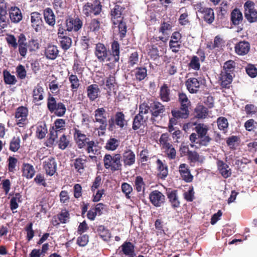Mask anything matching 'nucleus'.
Returning a JSON list of instances; mask_svg holds the SVG:
<instances>
[{
  "mask_svg": "<svg viewBox=\"0 0 257 257\" xmlns=\"http://www.w3.org/2000/svg\"><path fill=\"white\" fill-rule=\"evenodd\" d=\"M195 124L194 130L196 133H192L189 137L190 146L196 149L207 146L211 140L208 135V126L204 123Z\"/></svg>",
  "mask_w": 257,
  "mask_h": 257,
  "instance_id": "1",
  "label": "nucleus"
},
{
  "mask_svg": "<svg viewBox=\"0 0 257 257\" xmlns=\"http://www.w3.org/2000/svg\"><path fill=\"white\" fill-rule=\"evenodd\" d=\"M65 120L63 119L59 118L55 121L54 126L50 130L49 138L46 142L47 147H51L55 144L58 132L65 129Z\"/></svg>",
  "mask_w": 257,
  "mask_h": 257,
  "instance_id": "2",
  "label": "nucleus"
},
{
  "mask_svg": "<svg viewBox=\"0 0 257 257\" xmlns=\"http://www.w3.org/2000/svg\"><path fill=\"white\" fill-rule=\"evenodd\" d=\"M120 159L121 156L119 154H106L103 158L104 166L106 169L113 171L118 170L121 166Z\"/></svg>",
  "mask_w": 257,
  "mask_h": 257,
  "instance_id": "3",
  "label": "nucleus"
},
{
  "mask_svg": "<svg viewBox=\"0 0 257 257\" xmlns=\"http://www.w3.org/2000/svg\"><path fill=\"white\" fill-rule=\"evenodd\" d=\"M93 114L94 121L99 124L98 129L101 131V135H103L107 125L106 110L103 107L98 108L94 111Z\"/></svg>",
  "mask_w": 257,
  "mask_h": 257,
  "instance_id": "4",
  "label": "nucleus"
},
{
  "mask_svg": "<svg viewBox=\"0 0 257 257\" xmlns=\"http://www.w3.org/2000/svg\"><path fill=\"white\" fill-rule=\"evenodd\" d=\"M102 6L99 0H95L92 3H86L83 8V13L87 17L98 15L101 12Z\"/></svg>",
  "mask_w": 257,
  "mask_h": 257,
  "instance_id": "5",
  "label": "nucleus"
},
{
  "mask_svg": "<svg viewBox=\"0 0 257 257\" xmlns=\"http://www.w3.org/2000/svg\"><path fill=\"white\" fill-rule=\"evenodd\" d=\"M244 16L250 23L257 21V11L254 9V3L251 1H247L244 5Z\"/></svg>",
  "mask_w": 257,
  "mask_h": 257,
  "instance_id": "6",
  "label": "nucleus"
},
{
  "mask_svg": "<svg viewBox=\"0 0 257 257\" xmlns=\"http://www.w3.org/2000/svg\"><path fill=\"white\" fill-rule=\"evenodd\" d=\"M95 55L100 62L110 61L111 57L105 46L102 43H98L95 48Z\"/></svg>",
  "mask_w": 257,
  "mask_h": 257,
  "instance_id": "7",
  "label": "nucleus"
},
{
  "mask_svg": "<svg viewBox=\"0 0 257 257\" xmlns=\"http://www.w3.org/2000/svg\"><path fill=\"white\" fill-rule=\"evenodd\" d=\"M7 7L4 0H0V30L8 27L9 20L7 18Z\"/></svg>",
  "mask_w": 257,
  "mask_h": 257,
  "instance_id": "8",
  "label": "nucleus"
},
{
  "mask_svg": "<svg viewBox=\"0 0 257 257\" xmlns=\"http://www.w3.org/2000/svg\"><path fill=\"white\" fill-rule=\"evenodd\" d=\"M149 198L151 202L156 207H160L165 200V196L158 190L152 191L150 194Z\"/></svg>",
  "mask_w": 257,
  "mask_h": 257,
  "instance_id": "9",
  "label": "nucleus"
},
{
  "mask_svg": "<svg viewBox=\"0 0 257 257\" xmlns=\"http://www.w3.org/2000/svg\"><path fill=\"white\" fill-rule=\"evenodd\" d=\"M28 114V110L26 107L21 106L17 108L15 114V117L17 123L19 126H22L23 125L26 123Z\"/></svg>",
  "mask_w": 257,
  "mask_h": 257,
  "instance_id": "10",
  "label": "nucleus"
},
{
  "mask_svg": "<svg viewBox=\"0 0 257 257\" xmlns=\"http://www.w3.org/2000/svg\"><path fill=\"white\" fill-rule=\"evenodd\" d=\"M74 138L79 149L83 148L89 141V139L81 131L77 128L74 130Z\"/></svg>",
  "mask_w": 257,
  "mask_h": 257,
  "instance_id": "11",
  "label": "nucleus"
},
{
  "mask_svg": "<svg viewBox=\"0 0 257 257\" xmlns=\"http://www.w3.org/2000/svg\"><path fill=\"white\" fill-rule=\"evenodd\" d=\"M179 172L182 179L186 182H191L193 176L191 174L188 166L184 163L181 164L179 166Z\"/></svg>",
  "mask_w": 257,
  "mask_h": 257,
  "instance_id": "12",
  "label": "nucleus"
},
{
  "mask_svg": "<svg viewBox=\"0 0 257 257\" xmlns=\"http://www.w3.org/2000/svg\"><path fill=\"white\" fill-rule=\"evenodd\" d=\"M57 163L52 157H49L45 160L44 162V168L47 174L53 176L56 171Z\"/></svg>",
  "mask_w": 257,
  "mask_h": 257,
  "instance_id": "13",
  "label": "nucleus"
},
{
  "mask_svg": "<svg viewBox=\"0 0 257 257\" xmlns=\"http://www.w3.org/2000/svg\"><path fill=\"white\" fill-rule=\"evenodd\" d=\"M44 88L42 83H39L34 87L32 92L33 101L37 102L42 100L45 95Z\"/></svg>",
  "mask_w": 257,
  "mask_h": 257,
  "instance_id": "14",
  "label": "nucleus"
},
{
  "mask_svg": "<svg viewBox=\"0 0 257 257\" xmlns=\"http://www.w3.org/2000/svg\"><path fill=\"white\" fill-rule=\"evenodd\" d=\"M165 111L164 106L158 101H154L151 104L150 111L153 116H162Z\"/></svg>",
  "mask_w": 257,
  "mask_h": 257,
  "instance_id": "15",
  "label": "nucleus"
},
{
  "mask_svg": "<svg viewBox=\"0 0 257 257\" xmlns=\"http://www.w3.org/2000/svg\"><path fill=\"white\" fill-rule=\"evenodd\" d=\"M82 26V23L78 18H69L66 20V27L68 31H77L81 28Z\"/></svg>",
  "mask_w": 257,
  "mask_h": 257,
  "instance_id": "16",
  "label": "nucleus"
},
{
  "mask_svg": "<svg viewBox=\"0 0 257 257\" xmlns=\"http://www.w3.org/2000/svg\"><path fill=\"white\" fill-rule=\"evenodd\" d=\"M234 49L235 53L237 55L244 56L247 54L249 51L250 44L247 41H240L236 44Z\"/></svg>",
  "mask_w": 257,
  "mask_h": 257,
  "instance_id": "17",
  "label": "nucleus"
},
{
  "mask_svg": "<svg viewBox=\"0 0 257 257\" xmlns=\"http://www.w3.org/2000/svg\"><path fill=\"white\" fill-rule=\"evenodd\" d=\"M122 161L125 166H131L134 164L136 161L135 153L131 150L124 151L122 154Z\"/></svg>",
  "mask_w": 257,
  "mask_h": 257,
  "instance_id": "18",
  "label": "nucleus"
},
{
  "mask_svg": "<svg viewBox=\"0 0 257 257\" xmlns=\"http://www.w3.org/2000/svg\"><path fill=\"white\" fill-rule=\"evenodd\" d=\"M9 17L12 23H18L22 19L21 10L17 7H12L9 10Z\"/></svg>",
  "mask_w": 257,
  "mask_h": 257,
  "instance_id": "19",
  "label": "nucleus"
},
{
  "mask_svg": "<svg viewBox=\"0 0 257 257\" xmlns=\"http://www.w3.org/2000/svg\"><path fill=\"white\" fill-rule=\"evenodd\" d=\"M31 22L32 26L36 32H39L41 29L42 20L40 14L33 12L31 15Z\"/></svg>",
  "mask_w": 257,
  "mask_h": 257,
  "instance_id": "20",
  "label": "nucleus"
},
{
  "mask_svg": "<svg viewBox=\"0 0 257 257\" xmlns=\"http://www.w3.org/2000/svg\"><path fill=\"white\" fill-rule=\"evenodd\" d=\"M86 145V151L90 154L89 157L92 159L95 158L94 155L100 153V148L98 146V144L94 141L89 140Z\"/></svg>",
  "mask_w": 257,
  "mask_h": 257,
  "instance_id": "21",
  "label": "nucleus"
},
{
  "mask_svg": "<svg viewBox=\"0 0 257 257\" xmlns=\"http://www.w3.org/2000/svg\"><path fill=\"white\" fill-rule=\"evenodd\" d=\"M100 93V89L96 84H91L87 88V95L91 101H94Z\"/></svg>",
  "mask_w": 257,
  "mask_h": 257,
  "instance_id": "22",
  "label": "nucleus"
},
{
  "mask_svg": "<svg viewBox=\"0 0 257 257\" xmlns=\"http://www.w3.org/2000/svg\"><path fill=\"white\" fill-rule=\"evenodd\" d=\"M217 165L220 173L224 178H227L231 176V170L226 163L222 161L218 160Z\"/></svg>",
  "mask_w": 257,
  "mask_h": 257,
  "instance_id": "23",
  "label": "nucleus"
},
{
  "mask_svg": "<svg viewBox=\"0 0 257 257\" xmlns=\"http://www.w3.org/2000/svg\"><path fill=\"white\" fill-rule=\"evenodd\" d=\"M200 85V82L195 78H190L186 82L187 89L192 93H196L198 91Z\"/></svg>",
  "mask_w": 257,
  "mask_h": 257,
  "instance_id": "24",
  "label": "nucleus"
},
{
  "mask_svg": "<svg viewBox=\"0 0 257 257\" xmlns=\"http://www.w3.org/2000/svg\"><path fill=\"white\" fill-rule=\"evenodd\" d=\"M122 11V8L118 5L115 6L114 8L111 10V20L114 25L118 24V23L120 22V20H122L121 16Z\"/></svg>",
  "mask_w": 257,
  "mask_h": 257,
  "instance_id": "25",
  "label": "nucleus"
},
{
  "mask_svg": "<svg viewBox=\"0 0 257 257\" xmlns=\"http://www.w3.org/2000/svg\"><path fill=\"white\" fill-rule=\"evenodd\" d=\"M121 250L127 257H135L134 245L131 242H125L121 245Z\"/></svg>",
  "mask_w": 257,
  "mask_h": 257,
  "instance_id": "26",
  "label": "nucleus"
},
{
  "mask_svg": "<svg viewBox=\"0 0 257 257\" xmlns=\"http://www.w3.org/2000/svg\"><path fill=\"white\" fill-rule=\"evenodd\" d=\"M58 53L59 51L56 46L49 44L45 49V55L47 59L54 60L57 58Z\"/></svg>",
  "mask_w": 257,
  "mask_h": 257,
  "instance_id": "27",
  "label": "nucleus"
},
{
  "mask_svg": "<svg viewBox=\"0 0 257 257\" xmlns=\"http://www.w3.org/2000/svg\"><path fill=\"white\" fill-rule=\"evenodd\" d=\"M156 164L159 171L158 177L161 179H165L168 174L167 166L160 159L157 160Z\"/></svg>",
  "mask_w": 257,
  "mask_h": 257,
  "instance_id": "28",
  "label": "nucleus"
},
{
  "mask_svg": "<svg viewBox=\"0 0 257 257\" xmlns=\"http://www.w3.org/2000/svg\"><path fill=\"white\" fill-rule=\"evenodd\" d=\"M111 47V53L109 54L111 60L113 59V62H117L119 60V45L117 41H114Z\"/></svg>",
  "mask_w": 257,
  "mask_h": 257,
  "instance_id": "29",
  "label": "nucleus"
},
{
  "mask_svg": "<svg viewBox=\"0 0 257 257\" xmlns=\"http://www.w3.org/2000/svg\"><path fill=\"white\" fill-rule=\"evenodd\" d=\"M22 172L23 176L27 179L32 178L35 173V171L33 165L28 163L23 164Z\"/></svg>",
  "mask_w": 257,
  "mask_h": 257,
  "instance_id": "30",
  "label": "nucleus"
},
{
  "mask_svg": "<svg viewBox=\"0 0 257 257\" xmlns=\"http://www.w3.org/2000/svg\"><path fill=\"white\" fill-rule=\"evenodd\" d=\"M167 196L172 207L176 208L180 206V202L179 201L177 190L169 191Z\"/></svg>",
  "mask_w": 257,
  "mask_h": 257,
  "instance_id": "31",
  "label": "nucleus"
},
{
  "mask_svg": "<svg viewBox=\"0 0 257 257\" xmlns=\"http://www.w3.org/2000/svg\"><path fill=\"white\" fill-rule=\"evenodd\" d=\"M44 19L47 24L53 26L55 24V16L53 11L50 8H47L44 11Z\"/></svg>",
  "mask_w": 257,
  "mask_h": 257,
  "instance_id": "32",
  "label": "nucleus"
},
{
  "mask_svg": "<svg viewBox=\"0 0 257 257\" xmlns=\"http://www.w3.org/2000/svg\"><path fill=\"white\" fill-rule=\"evenodd\" d=\"M232 74L225 72H221L220 76V81L222 87L224 88L228 87L232 82Z\"/></svg>",
  "mask_w": 257,
  "mask_h": 257,
  "instance_id": "33",
  "label": "nucleus"
},
{
  "mask_svg": "<svg viewBox=\"0 0 257 257\" xmlns=\"http://www.w3.org/2000/svg\"><path fill=\"white\" fill-rule=\"evenodd\" d=\"M243 17L241 12L237 9H234L231 13V20L234 25H238L242 21Z\"/></svg>",
  "mask_w": 257,
  "mask_h": 257,
  "instance_id": "34",
  "label": "nucleus"
},
{
  "mask_svg": "<svg viewBox=\"0 0 257 257\" xmlns=\"http://www.w3.org/2000/svg\"><path fill=\"white\" fill-rule=\"evenodd\" d=\"M68 80L70 83V87L73 92L76 91L80 86V81L78 77L72 73H68Z\"/></svg>",
  "mask_w": 257,
  "mask_h": 257,
  "instance_id": "35",
  "label": "nucleus"
},
{
  "mask_svg": "<svg viewBox=\"0 0 257 257\" xmlns=\"http://www.w3.org/2000/svg\"><path fill=\"white\" fill-rule=\"evenodd\" d=\"M173 116L177 118H186L189 115L188 108H183L181 106L179 110H172L171 111Z\"/></svg>",
  "mask_w": 257,
  "mask_h": 257,
  "instance_id": "36",
  "label": "nucleus"
},
{
  "mask_svg": "<svg viewBox=\"0 0 257 257\" xmlns=\"http://www.w3.org/2000/svg\"><path fill=\"white\" fill-rule=\"evenodd\" d=\"M115 122L116 124L120 128H123L127 125V121L125 116L122 112H117L115 115Z\"/></svg>",
  "mask_w": 257,
  "mask_h": 257,
  "instance_id": "37",
  "label": "nucleus"
},
{
  "mask_svg": "<svg viewBox=\"0 0 257 257\" xmlns=\"http://www.w3.org/2000/svg\"><path fill=\"white\" fill-rule=\"evenodd\" d=\"M147 118V117L141 116L140 114H137L136 115L134 119L133 124V130H137L140 128L142 125H144Z\"/></svg>",
  "mask_w": 257,
  "mask_h": 257,
  "instance_id": "38",
  "label": "nucleus"
},
{
  "mask_svg": "<svg viewBox=\"0 0 257 257\" xmlns=\"http://www.w3.org/2000/svg\"><path fill=\"white\" fill-rule=\"evenodd\" d=\"M204 20L208 24H211L214 20V14L213 9L207 8L202 13Z\"/></svg>",
  "mask_w": 257,
  "mask_h": 257,
  "instance_id": "39",
  "label": "nucleus"
},
{
  "mask_svg": "<svg viewBox=\"0 0 257 257\" xmlns=\"http://www.w3.org/2000/svg\"><path fill=\"white\" fill-rule=\"evenodd\" d=\"M195 116L198 118H204L208 114L207 109L202 105H198L195 109Z\"/></svg>",
  "mask_w": 257,
  "mask_h": 257,
  "instance_id": "40",
  "label": "nucleus"
},
{
  "mask_svg": "<svg viewBox=\"0 0 257 257\" xmlns=\"http://www.w3.org/2000/svg\"><path fill=\"white\" fill-rule=\"evenodd\" d=\"M4 80L6 84L14 85L17 82V79L15 75H12L10 72L5 70L3 71Z\"/></svg>",
  "mask_w": 257,
  "mask_h": 257,
  "instance_id": "41",
  "label": "nucleus"
},
{
  "mask_svg": "<svg viewBox=\"0 0 257 257\" xmlns=\"http://www.w3.org/2000/svg\"><path fill=\"white\" fill-rule=\"evenodd\" d=\"M160 94L162 100L165 102L170 101V89L166 84L163 85L160 89Z\"/></svg>",
  "mask_w": 257,
  "mask_h": 257,
  "instance_id": "42",
  "label": "nucleus"
},
{
  "mask_svg": "<svg viewBox=\"0 0 257 257\" xmlns=\"http://www.w3.org/2000/svg\"><path fill=\"white\" fill-rule=\"evenodd\" d=\"M188 159L192 163H202L204 160V157L200 156L196 152L190 151L188 154Z\"/></svg>",
  "mask_w": 257,
  "mask_h": 257,
  "instance_id": "43",
  "label": "nucleus"
},
{
  "mask_svg": "<svg viewBox=\"0 0 257 257\" xmlns=\"http://www.w3.org/2000/svg\"><path fill=\"white\" fill-rule=\"evenodd\" d=\"M119 145V141L114 138L109 139L105 145V149L107 150L114 151Z\"/></svg>",
  "mask_w": 257,
  "mask_h": 257,
  "instance_id": "44",
  "label": "nucleus"
},
{
  "mask_svg": "<svg viewBox=\"0 0 257 257\" xmlns=\"http://www.w3.org/2000/svg\"><path fill=\"white\" fill-rule=\"evenodd\" d=\"M189 68L195 70H198L200 68V59L196 56H193L188 64Z\"/></svg>",
  "mask_w": 257,
  "mask_h": 257,
  "instance_id": "45",
  "label": "nucleus"
},
{
  "mask_svg": "<svg viewBox=\"0 0 257 257\" xmlns=\"http://www.w3.org/2000/svg\"><path fill=\"white\" fill-rule=\"evenodd\" d=\"M66 111V108L65 105L63 103L59 102L57 103L56 109H55V111H52V112H54L57 116L61 117L65 114Z\"/></svg>",
  "mask_w": 257,
  "mask_h": 257,
  "instance_id": "46",
  "label": "nucleus"
},
{
  "mask_svg": "<svg viewBox=\"0 0 257 257\" xmlns=\"http://www.w3.org/2000/svg\"><path fill=\"white\" fill-rule=\"evenodd\" d=\"M166 155L170 159H174L176 156V152L172 144L163 149Z\"/></svg>",
  "mask_w": 257,
  "mask_h": 257,
  "instance_id": "47",
  "label": "nucleus"
},
{
  "mask_svg": "<svg viewBox=\"0 0 257 257\" xmlns=\"http://www.w3.org/2000/svg\"><path fill=\"white\" fill-rule=\"evenodd\" d=\"M172 25L169 22H164L161 24L159 31L164 35H169L172 31Z\"/></svg>",
  "mask_w": 257,
  "mask_h": 257,
  "instance_id": "48",
  "label": "nucleus"
},
{
  "mask_svg": "<svg viewBox=\"0 0 257 257\" xmlns=\"http://www.w3.org/2000/svg\"><path fill=\"white\" fill-rule=\"evenodd\" d=\"M86 163V160L82 158H77L75 160L74 166L75 169L79 173L83 171L84 164Z\"/></svg>",
  "mask_w": 257,
  "mask_h": 257,
  "instance_id": "49",
  "label": "nucleus"
},
{
  "mask_svg": "<svg viewBox=\"0 0 257 257\" xmlns=\"http://www.w3.org/2000/svg\"><path fill=\"white\" fill-rule=\"evenodd\" d=\"M136 78L141 81L147 76V69L145 68H138L135 71Z\"/></svg>",
  "mask_w": 257,
  "mask_h": 257,
  "instance_id": "50",
  "label": "nucleus"
},
{
  "mask_svg": "<svg viewBox=\"0 0 257 257\" xmlns=\"http://www.w3.org/2000/svg\"><path fill=\"white\" fill-rule=\"evenodd\" d=\"M235 63L232 60L226 61L223 66V70L222 72H225L227 73L232 74L235 67Z\"/></svg>",
  "mask_w": 257,
  "mask_h": 257,
  "instance_id": "51",
  "label": "nucleus"
},
{
  "mask_svg": "<svg viewBox=\"0 0 257 257\" xmlns=\"http://www.w3.org/2000/svg\"><path fill=\"white\" fill-rule=\"evenodd\" d=\"M135 187L138 192L144 191L145 190V183L143 179L141 176H137L135 181Z\"/></svg>",
  "mask_w": 257,
  "mask_h": 257,
  "instance_id": "52",
  "label": "nucleus"
},
{
  "mask_svg": "<svg viewBox=\"0 0 257 257\" xmlns=\"http://www.w3.org/2000/svg\"><path fill=\"white\" fill-rule=\"evenodd\" d=\"M60 40L61 46L64 50H68L71 46L72 41L70 38L67 36H63Z\"/></svg>",
  "mask_w": 257,
  "mask_h": 257,
  "instance_id": "53",
  "label": "nucleus"
},
{
  "mask_svg": "<svg viewBox=\"0 0 257 257\" xmlns=\"http://www.w3.org/2000/svg\"><path fill=\"white\" fill-rule=\"evenodd\" d=\"M179 99L182 107L188 108L190 102L185 94L183 93H180Z\"/></svg>",
  "mask_w": 257,
  "mask_h": 257,
  "instance_id": "54",
  "label": "nucleus"
},
{
  "mask_svg": "<svg viewBox=\"0 0 257 257\" xmlns=\"http://www.w3.org/2000/svg\"><path fill=\"white\" fill-rule=\"evenodd\" d=\"M30 51H36L40 48V44L38 40L32 39L29 41L27 44Z\"/></svg>",
  "mask_w": 257,
  "mask_h": 257,
  "instance_id": "55",
  "label": "nucleus"
},
{
  "mask_svg": "<svg viewBox=\"0 0 257 257\" xmlns=\"http://www.w3.org/2000/svg\"><path fill=\"white\" fill-rule=\"evenodd\" d=\"M69 144V141L65 135H63L58 142V147L61 150H65Z\"/></svg>",
  "mask_w": 257,
  "mask_h": 257,
  "instance_id": "56",
  "label": "nucleus"
},
{
  "mask_svg": "<svg viewBox=\"0 0 257 257\" xmlns=\"http://www.w3.org/2000/svg\"><path fill=\"white\" fill-rule=\"evenodd\" d=\"M20 147V139L19 138L14 137L10 143V149L13 152L17 151Z\"/></svg>",
  "mask_w": 257,
  "mask_h": 257,
  "instance_id": "57",
  "label": "nucleus"
},
{
  "mask_svg": "<svg viewBox=\"0 0 257 257\" xmlns=\"http://www.w3.org/2000/svg\"><path fill=\"white\" fill-rule=\"evenodd\" d=\"M57 103H57L56 100L54 97L50 95L48 97L47 100V107L50 112H52V111H55Z\"/></svg>",
  "mask_w": 257,
  "mask_h": 257,
  "instance_id": "58",
  "label": "nucleus"
},
{
  "mask_svg": "<svg viewBox=\"0 0 257 257\" xmlns=\"http://www.w3.org/2000/svg\"><path fill=\"white\" fill-rule=\"evenodd\" d=\"M99 236L104 240L107 241L110 238V233L107 229L104 228V226L99 227Z\"/></svg>",
  "mask_w": 257,
  "mask_h": 257,
  "instance_id": "59",
  "label": "nucleus"
},
{
  "mask_svg": "<svg viewBox=\"0 0 257 257\" xmlns=\"http://www.w3.org/2000/svg\"><path fill=\"white\" fill-rule=\"evenodd\" d=\"M162 149L168 146L171 144L169 142V135L168 134H163L159 140Z\"/></svg>",
  "mask_w": 257,
  "mask_h": 257,
  "instance_id": "60",
  "label": "nucleus"
},
{
  "mask_svg": "<svg viewBox=\"0 0 257 257\" xmlns=\"http://www.w3.org/2000/svg\"><path fill=\"white\" fill-rule=\"evenodd\" d=\"M47 130L45 126L39 125L37 127L36 135L38 138L43 139L45 137Z\"/></svg>",
  "mask_w": 257,
  "mask_h": 257,
  "instance_id": "61",
  "label": "nucleus"
},
{
  "mask_svg": "<svg viewBox=\"0 0 257 257\" xmlns=\"http://www.w3.org/2000/svg\"><path fill=\"white\" fill-rule=\"evenodd\" d=\"M121 190L125 194L126 197L129 199L130 198L129 194L133 191L132 186L126 183H123L121 185Z\"/></svg>",
  "mask_w": 257,
  "mask_h": 257,
  "instance_id": "62",
  "label": "nucleus"
},
{
  "mask_svg": "<svg viewBox=\"0 0 257 257\" xmlns=\"http://www.w3.org/2000/svg\"><path fill=\"white\" fill-rule=\"evenodd\" d=\"M9 165L8 169L10 172H14L18 162V160L13 157H10L8 159Z\"/></svg>",
  "mask_w": 257,
  "mask_h": 257,
  "instance_id": "63",
  "label": "nucleus"
},
{
  "mask_svg": "<svg viewBox=\"0 0 257 257\" xmlns=\"http://www.w3.org/2000/svg\"><path fill=\"white\" fill-rule=\"evenodd\" d=\"M246 72L252 78H254L257 75V69L252 65L247 66L246 68Z\"/></svg>",
  "mask_w": 257,
  "mask_h": 257,
  "instance_id": "64",
  "label": "nucleus"
}]
</instances>
